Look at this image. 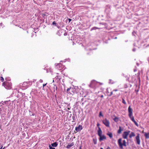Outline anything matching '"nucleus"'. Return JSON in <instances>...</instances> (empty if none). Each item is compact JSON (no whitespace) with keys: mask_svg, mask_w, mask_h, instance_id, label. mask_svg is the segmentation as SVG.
Here are the masks:
<instances>
[{"mask_svg":"<svg viewBox=\"0 0 149 149\" xmlns=\"http://www.w3.org/2000/svg\"><path fill=\"white\" fill-rule=\"evenodd\" d=\"M2 85L7 89L9 90L12 88V84L10 81H5L3 83Z\"/></svg>","mask_w":149,"mask_h":149,"instance_id":"f257e3e1","label":"nucleus"},{"mask_svg":"<svg viewBox=\"0 0 149 149\" xmlns=\"http://www.w3.org/2000/svg\"><path fill=\"white\" fill-rule=\"evenodd\" d=\"M128 112L129 116L130 119L133 122L135 120L134 117L133 116L132 109L131 108L130 106H129L128 108Z\"/></svg>","mask_w":149,"mask_h":149,"instance_id":"f03ea898","label":"nucleus"},{"mask_svg":"<svg viewBox=\"0 0 149 149\" xmlns=\"http://www.w3.org/2000/svg\"><path fill=\"white\" fill-rule=\"evenodd\" d=\"M121 139H119L118 140V143L120 148L121 149H123V146H126V142L125 140H124L123 141V143H122L121 142Z\"/></svg>","mask_w":149,"mask_h":149,"instance_id":"7ed1b4c3","label":"nucleus"},{"mask_svg":"<svg viewBox=\"0 0 149 149\" xmlns=\"http://www.w3.org/2000/svg\"><path fill=\"white\" fill-rule=\"evenodd\" d=\"M103 123L107 127H109L110 126V122L109 121L107 120V118L103 120H102Z\"/></svg>","mask_w":149,"mask_h":149,"instance_id":"20e7f679","label":"nucleus"},{"mask_svg":"<svg viewBox=\"0 0 149 149\" xmlns=\"http://www.w3.org/2000/svg\"><path fill=\"white\" fill-rule=\"evenodd\" d=\"M140 135L139 134H138L136 137V143L138 145L140 144Z\"/></svg>","mask_w":149,"mask_h":149,"instance_id":"39448f33","label":"nucleus"},{"mask_svg":"<svg viewBox=\"0 0 149 149\" xmlns=\"http://www.w3.org/2000/svg\"><path fill=\"white\" fill-rule=\"evenodd\" d=\"M130 132V131L124 132L122 135L124 139H127V136L129 135Z\"/></svg>","mask_w":149,"mask_h":149,"instance_id":"423d86ee","label":"nucleus"},{"mask_svg":"<svg viewBox=\"0 0 149 149\" xmlns=\"http://www.w3.org/2000/svg\"><path fill=\"white\" fill-rule=\"evenodd\" d=\"M83 129V127L81 125H79L78 127H76L75 128V130L77 132L80 131Z\"/></svg>","mask_w":149,"mask_h":149,"instance_id":"0eeeda50","label":"nucleus"},{"mask_svg":"<svg viewBox=\"0 0 149 149\" xmlns=\"http://www.w3.org/2000/svg\"><path fill=\"white\" fill-rule=\"evenodd\" d=\"M97 133L98 135L99 136H100L102 135V132L100 128V127H99L98 128Z\"/></svg>","mask_w":149,"mask_h":149,"instance_id":"6e6552de","label":"nucleus"},{"mask_svg":"<svg viewBox=\"0 0 149 149\" xmlns=\"http://www.w3.org/2000/svg\"><path fill=\"white\" fill-rule=\"evenodd\" d=\"M99 140L100 141H103L104 139H106V137L104 135H101L100 136H99Z\"/></svg>","mask_w":149,"mask_h":149,"instance_id":"1a4fd4ad","label":"nucleus"},{"mask_svg":"<svg viewBox=\"0 0 149 149\" xmlns=\"http://www.w3.org/2000/svg\"><path fill=\"white\" fill-rule=\"evenodd\" d=\"M74 145V143L72 142L71 143H69L66 146V148H70L73 146Z\"/></svg>","mask_w":149,"mask_h":149,"instance_id":"9d476101","label":"nucleus"},{"mask_svg":"<svg viewBox=\"0 0 149 149\" xmlns=\"http://www.w3.org/2000/svg\"><path fill=\"white\" fill-rule=\"evenodd\" d=\"M22 86L24 87V89L28 87V84L27 82H24L22 84Z\"/></svg>","mask_w":149,"mask_h":149,"instance_id":"9b49d317","label":"nucleus"},{"mask_svg":"<svg viewBox=\"0 0 149 149\" xmlns=\"http://www.w3.org/2000/svg\"><path fill=\"white\" fill-rule=\"evenodd\" d=\"M95 83V81L94 80H92L91 81V82L89 85L90 87H92L94 85Z\"/></svg>","mask_w":149,"mask_h":149,"instance_id":"f8f14e48","label":"nucleus"},{"mask_svg":"<svg viewBox=\"0 0 149 149\" xmlns=\"http://www.w3.org/2000/svg\"><path fill=\"white\" fill-rule=\"evenodd\" d=\"M107 135L110 138H112L113 137L112 134L110 132H109L107 134Z\"/></svg>","mask_w":149,"mask_h":149,"instance_id":"ddd939ff","label":"nucleus"},{"mask_svg":"<svg viewBox=\"0 0 149 149\" xmlns=\"http://www.w3.org/2000/svg\"><path fill=\"white\" fill-rule=\"evenodd\" d=\"M135 136V134L133 132H132L129 135V137L130 138H131L132 137L134 136Z\"/></svg>","mask_w":149,"mask_h":149,"instance_id":"4468645a","label":"nucleus"},{"mask_svg":"<svg viewBox=\"0 0 149 149\" xmlns=\"http://www.w3.org/2000/svg\"><path fill=\"white\" fill-rule=\"evenodd\" d=\"M58 143L57 142H55L51 144L52 146L53 147H56L58 145Z\"/></svg>","mask_w":149,"mask_h":149,"instance_id":"2eb2a0df","label":"nucleus"},{"mask_svg":"<svg viewBox=\"0 0 149 149\" xmlns=\"http://www.w3.org/2000/svg\"><path fill=\"white\" fill-rule=\"evenodd\" d=\"M144 136L146 138H149V133H146L144 134Z\"/></svg>","mask_w":149,"mask_h":149,"instance_id":"dca6fc26","label":"nucleus"},{"mask_svg":"<svg viewBox=\"0 0 149 149\" xmlns=\"http://www.w3.org/2000/svg\"><path fill=\"white\" fill-rule=\"evenodd\" d=\"M122 130L121 129V127L120 126H119V129L118 131V133L119 134H120L121 133V131H122Z\"/></svg>","mask_w":149,"mask_h":149,"instance_id":"f3484780","label":"nucleus"},{"mask_svg":"<svg viewBox=\"0 0 149 149\" xmlns=\"http://www.w3.org/2000/svg\"><path fill=\"white\" fill-rule=\"evenodd\" d=\"M101 29L100 28H99L98 27H94L92 28L91 29V31H92L93 30H95L97 29Z\"/></svg>","mask_w":149,"mask_h":149,"instance_id":"a211bd4d","label":"nucleus"},{"mask_svg":"<svg viewBox=\"0 0 149 149\" xmlns=\"http://www.w3.org/2000/svg\"><path fill=\"white\" fill-rule=\"evenodd\" d=\"M93 141L95 144H96L97 143V139H93Z\"/></svg>","mask_w":149,"mask_h":149,"instance_id":"6ab92c4d","label":"nucleus"},{"mask_svg":"<svg viewBox=\"0 0 149 149\" xmlns=\"http://www.w3.org/2000/svg\"><path fill=\"white\" fill-rule=\"evenodd\" d=\"M73 90H74V89L72 88H68L67 89V91L68 92L69 91H70H70H72Z\"/></svg>","mask_w":149,"mask_h":149,"instance_id":"aec40b11","label":"nucleus"},{"mask_svg":"<svg viewBox=\"0 0 149 149\" xmlns=\"http://www.w3.org/2000/svg\"><path fill=\"white\" fill-rule=\"evenodd\" d=\"M118 118L117 117H115L113 119V120L115 122H117L118 121Z\"/></svg>","mask_w":149,"mask_h":149,"instance_id":"412c9836","label":"nucleus"},{"mask_svg":"<svg viewBox=\"0 0 149 149\" xmlns=\"http://www.w3.org/2000/svg\"><path fill=\"white\" fill-rule=\"evenodd\" d=\"M122 102L123 103L125 104H126V102L125 101V100L123 98L122 99Z\"/></svg>","mask_w":149,"mask_h":149,"instance_id":"4be33fe9","label":"nucleus"},{"mask_svg":"<svg viewBox=\"0 0 149 149\" xmlns=\"http://www.w3.org/2000/svg\"><path fill=\"white\" fill-rule=\"evenodd\" d=\"M134 123L135 124V125L137 126H138V124L136 122L135 120H134V121H133Z\"/></svg>","mask_w":149,"mask_h":149,"instance_id":"5701e85b","label":"nucleus"},{"mask_svg":"<svg viewBox=\"0 0 149 149\" xmlns=\"http://www.w3.org/2000/svg\"><path fill=\"white\" fill-rule=\"evenodd\" d=\"M49 149H55V148L52 147V146H51L50 145H49Z\"/></svg>","mask_w":149,"mask_h":149,"instance_id":"b1692460","label":"nucleus"},{"mask_svg":"<svg viewBox=\"0 0 149 149\" xmlns=\"http://www.w3.org/2000/svg\"><path fill=\"white\" fill-rule=\"evenodd\" d=\"M99 116V117H100V116H102V117L103 116V115L102 114L101 112H100Z\"/></svg>","mask_w":149,"mask_h":149,"instance_id":"393cba45","label":"nucleus"},{"mask_svg":"<svg viewBox=\"0 0 149 149\" xmlns=\"http://www.w3.org/2000/svg\"><path fill=\"white\" fill-rule=\"evenodd\" d=\"M6 81H9L10 80V78L8 77V78H6Z\"/></svg>","mask_w":149,"mask_h":149,"instance_id":"a878e982","label":"nucleus"},{"mask_svg":"<svg viewBox=\"0 0 149 149\" xmlns=\"http://www.w3.org/2000/svg\"><path fill=\"white\" fill-rule=\"evenodd\" d=\"M1 81L2 82H3L4 81V79L2 77H1Z\"/></svg>","mask_w":149,"mask_h":149,"instance_id":"bb28decb","label":"nucleus"},{"mask_svg":"<svg viewBox=\"0 0 149 149\" xmlns=\"http://www.w3.org/2000/svg\"><path fill=\"white\" fill-rule=\"evenodd\" d=\"M39 81L40 83H42L43 82V80L41 79H40Z\"/></svg>","mask_w":149,"mask_h":149,"instance_id":"cd10ccee","label":"nucleus"},{"mask_svg":"<svg viewBox=\"0 0 149 149\" xmlns=\"http://www.w3.org/2000/svg\"><path fill=\"white\" fill-rule=\"evenodd\" d=\"M5 148V147H4L3 148V146H1L0 148V149H4Z\"/></svg>","mask_w":149,"mask_h":149,"instance_id":"c85d7f7f","label":"nucleus"},{"mask_svg":"<svg viewBox=\"0 0 149 149\" xmlns=\"http://www.w3.org/2000/svg\"><path fill=\"white\" fill-rule=\"evenodd\" d=\"M52 24H53V25L56 24V22L55 21L53 22H52Z\"/></svg>","mask_w":149,"mask_h":149,"instance_id":"c756f323","label":"nucleus"},{"mask_svg":"<svg viewBox=\"0 0 149 149\" xmlns=\"http://www.w3.org/2000/svg\"><path fill=\"white\" fill-rule=\"evenodd\" d=\"M113 92H111V93H110V95H109V96H111L112 94H113Z\"/></svg>","mask_w":149,"mask_h":149,"instance_id":"7c9ffc66","label":"nucleus"},{"mask_svg":"<svg viewBox=\"0 0 149 149\" xmlns=\"http://www.w3.org/2000/svg\"><path fill=\"white\" fill-rule=\"evenodd\" d=\"M47 84V83H46L45 84H43V87H44Z\"/></svg>","mask_w":149,"mask_h":149,"instance_id":"2f4dec72","label":"nucleus"},{"mask_svg":"<svg viewBox=\"0 0 149 149\" xmlns=\"http://www.w3.org/2000/svg\"><path fill=\"white\" fill-rule=\"evenodd\" d=\"M68 21H69V22H70V21H71L72 19H68Z\"/></svg>","mask_w":149,"mask_h":149,"instance_id":"473e14b6","label":"nucleus"},{"mask_svg":"<svg viewBox=\"0 0 149 149\" xmlns=\"http://www.w3.org/2000/svg\"><path fill=\"white\" fill-rule=\"evenodd\" d=\"M100 124L99 123H97V127H99V126H100Z\"/></svg>","mask_w":149,"mask_h":149,"instance_id":"72a5a7b5","label":"nucleus"},{"mask_svg":"<svg viewBox=\"0 0 149 149\" xmlns=\"http://www.w3.org/2000/svg\"><path fill=\"white\" fill-rule=\"evenodd\" d=\"M107 149H111V148H110L108 146L107 148Z\"/></svg>","mask_w":149,"mask_h":149,"instance_id":"f704fd0d","label":"nucleus"},{"mask_svg":"<svg viewBox=\"0 0 149 149\" xmlns=\"http://www.w3.org/2000/svg\"><path fill=\"white\" fill-rule=\"evenodd\" d=\"M135 48H134L133 49H132V50L134 52L135 51Z\"/></svg>","mask_w":149,"mask_h":149,"instance_id":"c9c22d12","label":"nucleus"},{"mask_svg":"<svg viewBox=\"0 0 149 149\" xmlns=\"http://www.w3.org/2000/svg\"><path fill=\"white\" fill-rule=\"evenodd\" d=\"M118 91V90L117 89H114V90H113V91Z\"/></svg>","mask_w":149,"mask_h":149,"instance_id":"e433bc0d","label":"nucleus"},{"mask_svg":"<svg viewBox=\"0 0 149 149\" xmlns=\"http://www.w3.org/2000/svg\"><path fill=\"white\" fill-rule=\"evenodd\" d=\"M67 35V33H64V36H66V35Z\"/></svg>","mask_w":149,"mask_h":149,"instance_id":"4c0bfd02","label":"nucleus"},{"mask_svg":"<svg viewBox=\"0 0 149 149\" xmlns=\"http://www.w3.org/2000/svg\"><path fill=\"white\" fill-rule=\"evenodd\" d=\"M79 149H81V146H80L79 148Z\"/></svg>","mask_w":149,"mask_h":149,"instance_id":"58836bf2","label":"nucleus"},{"mask_svg":"<svg viewBox=\"0 0 149 149\" xmlns=\"http://www.w3.org/2000/svg\"><path fill=\"white\" fill-rule=\"evenodd\" d=\"M75 90L74 89V90H73L72 91V92H73V93L75 91Z\"/></svg>","mask_w":149,"mask_h":149,"instance_id":"ea45409f","label":"nucleus"},{"mask_svg":"<svg viewBox=\"0 0 149 149\" xmlns=\"http://www.w3.org/2000/svg\"><path fill=\"white\" fill-rule=\"evenodd\" d=\"M103 97V95H101V97Z\"/></svg>","mask_w":149,"mask_h":149,"instance_id":"a19ab883","label":"nucleus"},{"mask_svg":"<svg viewBox=\"0 0 149 149\" xmlns=\"http://www.w3.org/2000/svg\"><path fill=\"white\" fill-rule=\"evenodd\" d=\"M67 109H68V110H70V108H67Z\"/></svg>","mask_w":149,"mask_h":149,"instance_id":"79ce46f5","label":"nucleus"},{"mask_svg":"<svg viewBox=\"0 0 149 149\" xmlns=\"http://www.w3.org/2000/svg\"><path fill=\"white\" fill-rule=\"evenodd\" d=\"M111 81H109V83H111ZM111 83V84H112V83Z\"/></svg>","mask_w":149,"mask_h":149,"instance_id":"37998d69","label":"nucleus"},{"mask_svg":"<svg viewBox=\"0 0 149 149\" xmlns=\"http://www.w3.org/2000/svg\"><path fill=\"white\" fill-rule=\"evenodd\" d=\"M50 71H52V70L50 68Z\"/></svg>","mask_w":149,"mask_h":149,"instance_id":"c03bdc74","label":"nucleus"},{"mask_svg":"<svg viewBox=\"0 0 149 149\" xmlns=\"http://www.w3.org/2000/svg\"><path fill=\"white\" fill-rule=\"evenodd\" d=\"M55 87H56V86H54V88H55Z\"/></svg>","mask_w":149,"mask_h":149,"instance_id":"a18cd8bd","label":"nucleus"},{"mask_svg":"<svg viewBox=\"0 0 149 149\" xmlns=\"http://www.w3.org/2000/svg\"><path fill=\"white\" fill-rule=\"evenodd\" d=\"M36 81V80L35 79L34 80H33V82Z\"/></svg>","mask_w":149,"mask_h":149,"instance_id":"49530a36","label":"nucleus"},{"mask_svg":"<svg viewBox=\"0 0 149 149\" xmlns=\"http://www.w3.org/2000/svg\"><path fill=\"white\" fill-rule=\"evenodd\" d=\"M100 149H103L102 148H101Z\"/></svg>","mask_w":149,"mask_h":149,"instance_id":"de8ad7c7","label":"nucleus"},{"mask_svg":"<svg viewBox=\"0 0 149 149\" xmlns=\"http://www.w3.org/2000/svg\"><path fill=\"white\" fill-rule=\"evenodd\" d=\"M7 102V101H5V103H6V102Z\"/></svg>","mask_w":149,"mask_h":149,"instance_id":"09e8293b","label":"nucleus"},{"mask_svg":"<svg viewBox=\"0 0 149 149\" xmlns=\"http://www.w3.org/2000/svg\"><path fill=\"white\" fill-rule=\"evenodd\" d=\"M34 114H32L31 115V116H34Z\"/></svg>","mask_w":149,"mask_h":149,"instance_id":"8fccbe9b","label":"nucleus"},{"mask_svg":"<svg viewBox=\"0 0 149 149\" xmlns=\"http://www.w3.org/2000/svg\"><path fill=\"white\" fill-rule=\"evenodd\" d=\"M111 81V79H110V80H109V81Z\"/></svg>","mask_w":149,"mask_h":149,"instance_id":"3c124183","label":"nucleus"},{"mask_svg":"<svg viewBox=\"0 0 149 149\" xmlns=\"http://www.w3.org/2000/svg\"><path fill=\"white\" fill-rule=\"evenodd\" d=\"M115 38V39H116V38H117V37H116V38Z\"/></svg>","mask_w":149,"mask_h":149,"instance_id":"603ef678","label":"nucleus"},{"mask_svg":"<svg viewBox=\"0 0 149 149\" xmlns=\"http://www.w3.org/2000/svg\"><path fill=\"white\" fill-rule=\"evenodd\" d=\"M2 24V23H1V24H0V25H1Z\"/></svg>","mask_w":149,"mask_h":149,"instance_id":"864d4df0","label":"nucleus"}]
</instances>
